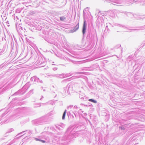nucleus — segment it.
<instances>
[{"label":"nucleus","mask_w":145,"mask_h":145,"mask_svg":"<svg viewBox=\"0 0 145 145\" xmlns=\"http://www.w3.org/2000/svg\"><path fill=\"white\" fill-rule=\"evenodd\" d=\"M66 111V110H65L63 114V116H62V119L63 120L65 118Z\"/></svg>","instance_id":"20e7f679"},{"label":"nucleus","mask_w":145,"mask_h":145,"mask_svg":"<svg viewBox=\"0 0 145 145\" xmlns=\"http://www.w3.org/2000/svg\"><path fill=\"white\" fill-rule=\"evenodd\" d=\"M79 27V23H78L75 26V27H74V29H73V32L75 31H76L78 29Z\"/></svg>","instance_id":"f03ea898"},{"label":"nucleus","mask_w":145,"mask_h":145,"mask_svg":"<svg viewBox=\"0 0 145 145\" xmlns=\"http://www.w3.org/2000/svg\"><path fill=\"white\" fill-rule=\"evenodd\" d=\"M60 19L61 21H64L65 19V18L64 16L61 17Z\"/></svg>","instance_id":"39448f33"},{"label":"nucleus","mask_w":145,"mask_h":145,"mask_svg":"<svg viewBox=\"0 0 145 145\" xmlns=\"http://www.w3.org/2000/svg\"><path fill=\"white\" fill-rule=\"evenodd\" d=\"M86 22L85 21L84 22V23L83 27L82 32L83 34H84L85 32V30H86V27L85 25Z\"/></svg>","instance_id":"f257e3e1"},{"label":"nucleus","mask_w":145,"mask_h":145,"mask_svg":"<svg viewBox=\"0 0 145 145\" xmlns=\"http://www.w3.org/2000/svg\"><path fill=\"white\" fill-rule=\"evenodd\" d=\"M89 101H91V102H93L94 103H97V101L94 100L92 99H89Z\"/></svg>","instance_id":"7ed1b4c3"},{"label":"nucleus","mask_w":145,"mask_h":145,"mask_svg":"<svg viewBox=\"0 0 145 145\" xmlns=\"http://www.w3.org/2000/svg\"><path fill=\"white\" fill-rule=\"evenodd\" d=\"M42 142L43 143H44L45 142L43 140H42Z\"/></svg>","instance_id":"423d86ee"}]
</instances>
